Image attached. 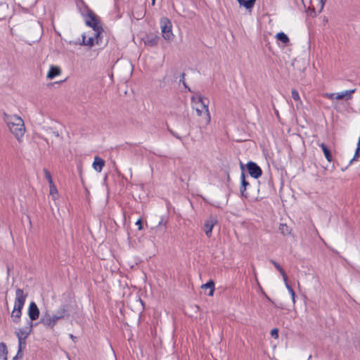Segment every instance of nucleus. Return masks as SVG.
Masks as SVG:
<instances>
[{"label": "nucleus", "instance_id": "14", "mask_svg": "<svg viewBox=\"0 0 360 360\" xmlns=\"http://www.w3.org/2000/svg\"><path fill=\"white\" fill-rule=\"evenodd\" d=\"M159 37L154 34H148L145 39V44L149 46H155L158 44Z\"/></svg>", "mask_w": 360, "mask_h": 360}, {"label": "nucleus", "instance_id": "25", "mask_svg": "<svg viewBox=\"0 0 360 360\" xmlns=\"http://www.w3.org/2000/svg\"><path fill=\"white\" fill-rule=\"evenodd\" d=\"M279 231L283 236L289 235L291 232L290 229L286 224H283L280 225Z\"/></svg>", "mask_w": 360, "mask_h": 360}, {"label": "nucleus", "instance_id": "32", "mask_svg": "<svg viewBox=\"0 0 360 360\" xmlns=\"http://www.w3.org/2000/svg\"><path fill=\"white\" fill-rule=\"evenodd\" d=\"M271 335L274 338H278V330L277 328H274L271 330Z\"/></svg>", "mask_w": 360, "mask_h": 360}, {"label": "nucleus", "instance_id": "33", "mask_svg": "<svg viewBox=\"0 0 360 360\" xmlns=\"http://www.w3.org/2000/svg\"><path fill=\"white\" fill-rule=\"evenodd\" d=\"M179 82H182V84H184V86L186 87V88H188L186 82H185V73H181V75H180V79H179Z\"/></svg>", "mask_w": 360, "mask_h": 360}, {"label": "nucleus", "instance_id": "39", "mask_svg": "<svg viewBox=\"0 0 360 360\" xmlns=\"http://www.w3.org/2000/svg\"><path fill=\"white\" fill-rule=\"evenodd\" d=\"M284 282H285V287L288 289V290L292 288V287L288 284L287 276H286V281H284Z\"/></svg>", "mask_w": 360, "mask_h": 360}, {"label": "nucleus", "instance_id": "27", "mask_svg": "<svg viewBox=\"0 0 360 360\" xmlns=\"http://www.w3.org/2000/svg\"><path fill=\"white\" fill-rule=\"evenodd\" d=\"M44 174H45V177L48 180L49 185L50 184H53V181L52 180V177H51V173L46 169H44Z\"/></svg>", "mask_w": 360, "mask_h": 360}, {"label": "nucleus", "instance_id": "2", "mask_svg": "<svg viewBox=\"0 0 360 360\" xmlns=\"http://www.w3.org/2000/svg\"><path fill=\"white\" fill-rule=\"evenodd\" d=\"M86 24L87 26L93 28L95 32V37L96 43L99 44L101 39V34L103 32V29L101 24L98 17L91 10H89L86 13Z\"/></svg>", "mask_w": 360, "mask_h": 360}, {"label": "nucleus", "instance_id": "16", "mask_svg": "<svg viewBox=\"0 0 360 360\" xmlns=\"http://www.w3.org/2000/svg\"><path fill=\"white\" fill-rule=\"evenodd\" d=\"M55 314L60 318V320L64 319L65 317H68L69 312L68 309V306L62 305Z\"/></svg>", "mask_w": 360, "mask_h": 360}, {"label": "nucleus", "instance_id": "35", "mask_svg": "<svg viewBox=\"0 0 360 360\" xmlns=\"http://www.w3.org/2000/svg\"><path fill=\"white\" fill-rule=\"evenodd\" d=\"M136 225L138 226V229L139 230H141L143 229L141 219H139L137 220V221L136 222Z\"/></svg>", "mask_w": 360, "mask_h": 360}, {"label": "nucleus", "instance_id": "26", "mask_svg": "<svg viewBox=\"0 0 360 360\" xmlns=\"http://www.w3.org/2000/svg\"><path fill=\"white\" fill-rule=\"evenodd\" d=\"M18 339L19 352H22V349L25 347L26 345V339H23L22 338H20Z\"/></svg>", "mask_w": 360, "mask_h": 360}, {"label": "nucleus", "instance_id": "3", "mask_svg": "<svg viewBox=\"0 0 360 360\" xmlns=\"http://www.w3.org/2000/svg\"><path fill=\"white\" fill-rule=\"evenodd\" d=\"M161 31L163 38L167 41H172L174 34L172 30V22L167 18H165L160 22Z\"/></svg>", "mask_w": 360, "mask_h": 360}, {"label": "nucleus", "instance_id": "44", "mask_svg": "<svg viewBox=\"0 0 360 360\" xmlns=\"http://www.w3.org/2000/svg\"><path fill=\"white\" fill-rule=\"evenodd\" d=\"M321 1V7L323 8L325 2L326 1V0H320Z\"/></svg>", "mask_w": 360, "mask_h": 360}, {"label": "nucleus", "instance_id": "45", "mask_svg": "<svg viewBox=\"0 0 360 360\" xmlns=\"http://www.w3.org/2000/svg\"><path fill=\"white\" fill-rule=\"evenodd\" d=\"M155 4V0H152V6H154Z\"/></svg>", "mask_w": 360, "mask_h": 360}, {"label": "nucleus", "instance_id": "28", "mask_svg": "<svg viewBox=\"0 0 360 360\" xmlns=\"http://www.w3.org/2000/svg\"><path fill=\"white\" fill-rule=\"evenodd\" d=\"M51 320H52V326H53V330L58 321H59L60 319L56 314H54L51 315Z\"/></svg>", "mask_w": 360, "mask_h": 360}, {"label": "nucleus", "instance_id": "1", "mask_svg": "<svg viewBox=\"0 0 360 360\" xmlns=\"http://www.w3.org/2000/svg\"><path fill=\"white\" fill-rule=\"evenodd\" d=\"M4 121L7 124L10 131L15 138L20 142L25 132V127L22 119L15 115L4 113Z\"/></svg>", "mask_w": 360, "mask_h": 360}, {"label": "nucleus", "instance_id": "8", "mask_svg": "<svg viewBox=\"0 0 360 360\" xmlns=\"http://www.w3.org/2000/svg\"><path fill=\"white\" fill-rule=\"evenodd\" d=\"M39 314L40 311L37 304L34 302H31L27 311V315L30 318L28 321L33 322L37 320L39 317Z\"/></svg>", "mask_w": 360, "mask_h": 360}, {"label": "nucleus", "instance_id": "38", "mask_svg": "<svg viewBox=\"0 0 360 360\" xmlns=\"http://www.w3.org/2000/svg\"><path fill=\"white\" fill-rule=\"evenodd\" d=\"M51 133H52V134H53L55 137H56V138H59V137H60V134H59V132H58V131H51Z\"/></svg>", "mask_w": 360, "mask_h": 360}, {"label": "nucleus", "instance_id": "47", "mask_svg": "<svg viewBox=\"0 0 360 360\" xmlns=\"http://www.w3.org/2000/svg\"><path fill=\"white\" fill-rule=\"evenodd\" d=\"M2 0H0V4L1 3Z\"/></svg>", "mask_w": 360, "mask_h": 360}, {"label": "nucleus", "instance_id": "30", "mask_svg": "<svg viewBox=\"0 0 360 360\" xmlns=\"http://www.w3.org/2000/svg\"><path fill=\"white\" fill-rule=\"evenodd\" d=\"M291 93H292V98L295 101H300V97L299 93H298V91L297 90L292 89Z\"/></svg>", "mask_w": 360, "mask_h": 360}, {"label": "nucleus", "instance_id": "31", "mask_svg": "<svg viewBox=\"0 0 360 360\" xmlns=\"http://www.w3.org/2000/svg\"><path fill=\"white\" fill-rule=\"evenodd\" d=\"M359 151L360 149H359V146H357L353 158L349 161V165L352 164L353 161L356 160L358 157H359Z\"/></svg>", "mask_w": 360, "mask_h": 360}, {"label": "nucleus", "instance_id": "19", "mask_svg": "<svg viewBox=\"0 0 360 360\" xmlns=\"http://www.w3.org/2000/svg\"><path fill=\"white\" fill-rule=\"evenodd\" d=\"M319 146L321 148V149L323 150V153L324 154V156L326 158V160L329 162H332L333 161V156H332V154L330 153V150L328 149L327 146L325 143H321V144H319Z\"/></svg>", "mask_w": 360, "mask_h": 360}, {"label": "nucleus", "instance_id": "43", "mask_svg": "<svg viewBox=\"0 0 360 360\" xmlns=\"http://www.w3.org/2000/svg\"><path fill=\"white\" fill-rule=\"evenodd\" d=\"M70 338L73 340L75 341L76 337L74 336L72 334H70Z\"/></svg>", "mask_w": 360, "mask_h": 360}, {"label": "nucleus", "instance_id": "12", "mask_svg": "<svg viewBox=\"0 0 360 360\" xmlns=\"http://www.w3.org/2000/svg\"><path fill=\"white\" fill-rule=\"evenodd\" d=\"M355 91V89L346 90L340 93H337L335 96L336 100H349L352 98V94Z\"/></svg>", "mask_w": 360, "mask_h": 360}, {"label": "nucleus", "instance_id": "34", "mask_svg": "<svg viewBox=\"0 0 360 360\" xmlns=\"http://www.w3.org/2000/svg\"><path fill=\"white\" fill-rule=\"evenodd\" d=\"M167 130L173 136L181 140V137L175 131H174L172 129H170L169 127H167Z\"/></svg>", "mask_w": 360, "mask_h": 360}, {"label": "nucleus", "instance_id": "17", "mask_svg": "<svg viewBox=\"0 0 360 360\" xmlns=\"http://www.w3.org/2000/svg\"><path fill=\"white\" fill-rule=\"evenodd\" d=\"M240 6L245 7L247 10H251L256 2V0H237Z\"/></svg>", "mask_w": 360, "mask_h": 360}, {"label": "nucleus", "instance_id": "37", "mask_svg": "<svg viewBox=\"0 0 360 360\" xmlns=\"http://www.w3.org/2000/svg\"><path fill=\"white\" fill-rule=\"evenodd\" d=\"M337 94L332 93V94H327L326 96L330 99H335V96Z\"/></svg>", "mask_w": 360, "mask_h": 360}, {"label": "nucleus", "instance_id": "23", "mask_svg": "<svg viewBox=\"0 0 360 360\" xmlns=\"http://www.w3.org/2000/svg\"><path fill=\"white\" fill-rule=\"evenodd\" d=\"M21 315L22 311L13 309L11 313V318L13 319V321L15 323H18L20 321Z\"/></svg>", "mask_w": 360, "mask_h": 360}, {"label": "nucleus", "instance_id": "5", "mask_svg": "<svg viewBox=\"0 0 360 360\" xmlns=\"http://www.w3.org/2000/svg\"><path fill=\"white\" fill-rule=\"evenodd\" d=\"M198 103H200L202 108L205 110L204 115H205V124H209L211 121V116L209 111L210 101L207 98L203 97L201 95L197 96Z\"/></svg>", "mask_w": 360, "mask_h": 360}, {"label": "nucleus", "instance_id": "7", "mask_svg": "<svg viewBox=\"0 0 360 360\" xmlns=\"http://www.w3.org/2000/svg\"><path fill=\"white\" fill-rule=\"evenodd\" d=\"M34 326V324L33 323V322L27 321V326L18 329L15 332V335L18 337V338H22L23 339H27L30 334L32 333Z\"/></svg>", "mask_w": 360, "mask_h": 360}, {"label": "nucleus", "instance_id": "21", "mask_svg": "<svg viewBox=\"0 0 360 360\" xmlns=\"http://www.w3.org/2000/svg\"><path fill=\"white\" fill-rule=\"evenodd\" d=\"M270 262L275 266V268L280 272V274L282 275L283 281H286V274L285 271L282 269V267L279 265L278 263H277L274 259H270Z\"/></svg>", "mask_w": 360, "mask_h": 360}, {"label": "nucleus", "instance_id": "29", "mask_svg": "<svg viewBox=\"0 0 360 360\" xmlns=\"http://www.w3.org/2000/svg\"><path fill=\"white\" fill-rule=\"evenodd\" d=\"M49 186H50V194L52 195L53 196H54L55 195H57L58 191H57V188H56V186L54 185V184H50Z\"/></svg>", "mask_w": 360, "mask_h": 360}, {"label": "nucleus", "instance_id": "22", "mask_svg": "<svg viewBox=\"0 0 360 360\" xmlns=\"http://www.w3.org/2000/svg\"><path fill=\"white\" fill-rule=\"evenodd\" d=\"M7 347L5 343L1 342L0 343V359H2L4 360H7Z\"/></svg>", "mask_w": 360, "mask_h": 360}, {"label": "nucleus", "instance_id": "10", "mask_svg": "<svg viewBox=\"0 0 360 360\" xmlns=\"http://www.w3.org/2000/svg\"><path fill=\"white\" fill-rule=\"evenodd\" d=\"M217 223V220L215 217L211 215L205 222V233L206 236L210 238L212 236V229L214 225Z\"/></svg>", "mask_w": 360, "mask_h": 360}, {"label": "nucleus", "instance_id": "24", "mask_svg": "<svg viewBox=\"0 0 360 360\" xmlns=\"http://www.w3.org/2000/svg\"><path fill=\"white\" fill-rule=\"evenodd\" d=\"M276 39L283 44H288L289 42V38L284 32H278L276 36Z\"/></svg>", "mask_w": 360, "mask_h": 360}, {"label": "nucleus", "instance_id": "6", "mask_svg": "<svg viewBox=\"0 0 360 360\" xmlns=\"http://www.w3.org/2000/svg\"><path fill=\"white\" fill-rule=\"evenodd\" d=\"M246 166L248 173L252 177L258 179L259 176H261L262 171L255 162L250 161L248 162Z\"/></svg>", "mask_w": 360, "mask_h": 360}, {"label": "nucleus", "instance_id": "20", "mask_svg": "<svg viewBox=\"0 0 360 360\" xmlns=\"http://www.w3.org/2000/svg\"><path fill=\"white\" fill-rule=\"evenodd\" d=\"M202 288L209 289L210 291L207 293L209 296H212L214 291V282L212 280L208 281L206 283L202 285Z\"/></svg>", "mask_w": 360, "mask_h": 360}, {"label": "nucleus", "instance_id": "4", "mask_svg": "<svg viewBox=\"0 0 360 360\" xmlns=\"http://www.w3.org/2000/svg\"><path fill=\"white\" fill-rule=\"evenodd\" d=\"M27 297V293H25L22 289L17 288L15 290V298L13 309L22 311Z\"/></svg>", "mask_w": 360, "mask_h": 360}, {"label": "nucleus", "instance_id": "15", "mask_svg": "<svg viewBox=\"0 0 360 360\" xmlns=\"http://www.w3.org/2000/svg\"><path fill=\"white\" fill-rule=\"evenodd\" d=\"M61 70L59 67L51 65L50 69L47 73V78L52 79L55 78L56 76L60 75Z\"/></svg>", "mask_w": 360, "mask_h": 360}, {"label": "nucleus", "instance_id": "42", "mask_svg": "<svg viewBox=\"0 0 360 360\" xmlns=\"http://www.w3.org/2000/svg\"><path fill=\"white\" fill-rule=\"evenodd\" d=\"M15 356L18 357V359L22 358V352H19V349H18V352Z\"/></svg>", "mask_w": 360, "mask_h": 360}, {"label": "nucleus", "instance_id": "46", "mask_svg": "<svg viewBox=\"0 0 360 360\" xmlns=\"http://www.w3.org/2000/svg\"><path fill=\"white\" fill-rule=\"evenodd\" d=\"M18 359V357L16 356H15L13 358V360H17Z\"/></svg>", "mask_w": 360, "mask_h": 360}, {"label": "nucleus", "instance_id": "9", "mask_svg": "<svg viewBox=\"0 0 360 360\" xmlns=\"http://www.w3.org/2000/svg\"><path fill=\"white\" fill-rule=\"evenodd\" d=\"M39 323L42 324L47 328L53 330L51 315L48 310L42 313ZM37 324L38 323H35L34 325L36 326Z\"/></svg>", "mask_w": 360, "mask_h": 360}, {"label": "nucleus", "instance_id": "18", "mask_svg": "<svg viewBox=\"0 0 360 360\" xmlns=\"http://www.w3.org/2000/svg\"><path fill=\"white\" fill-rule=\"evenodd\" d=\"M95 44H98L96 43L95 33L94 34V36L89 37L88 39H86L85 34H82V44L92 47Z\"/></svg>", "mask_w": 360, "mask_h": 360}, {"label": "nucleus", "instance_id": "11", "mask_svg": "<svg viewBox=\"0 0 360 360\" xmlns=\"http://www.w3.org/2000/svg\"><path fill=\"white\" fill-rule=\"evenodd\" d=\"M240 168L242 169L241 173V186L240 187V192L243 197L248 198V193L245 192L247 189V186H249V183L245 180V176L244 173V166L242 163H240Z\"/></svg>", "mask_w": 360, "mask_h": 360}, {"label": "nucleus", "instance_id": "41", "mask_svg": "<svg viewBox=\"0 0 360 360\" xmlns=\"http://www.w3.org/2000/svg\"><path fill=\"white\" fill-rule=\"evenodd\" d=\"M15 356L18 357V359L22 358V352H19V349H18V352Z\"/></svg>", "mask_w": 360, "mask_h": 360}, {"label": "nucleus", "instance_id": "13", "mask_svg": "<svg viewBox=\"0 0 360 360\" xmlns=\"http://www.w3.org/2000/svg\"><path fill=\"white\" fill-rule=\"evenodd\" d=\"M105 165V161L102 158L96 156L93 162V168L98 172H101Z\"/></svg>", "mask_w": 360, "mask_h": 360}, {"label": "nucleus", "instance_id": "36", "mask_svg": "<svg viewBox=\"0 0 360 360\" xmlns=\"http://www.w3.org/2000/svg\"><path fill=\"white\" fill-rule=\"evenodd\" d=\"M288 292H290V294L292 297L293 302H295V291L293 290L292 288H291V289L288 290Z\"/></svg>", "mask_w": 360, "mask_h": 360}, {"label": "nucleus", "instance_id": "40", "mask_svg": "<svg viewBox=\"0 0 360 360\" xmlns=\"http://www.w3.org/2000/svg\"><path fill=\"white\" fill-rule=\"evenodd\" d=\"M196 112L198 116H202L204 112H202V110H200L199 108H196Z\"/></svg>", "mask_w": 360, "mask_h": 360}]
</instances>
